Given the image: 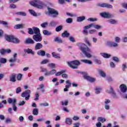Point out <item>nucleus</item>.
<instances>
[{
  "label": "nucleus",
  "mask_w": 127,
  "mask_h": 127,
  "mask_svg": "<svg viewBox=\"0 0 127 127\" xmlns=\"http://www.w3.org/2000/svg\"><path fill=\"white\" fill-rule=\"evenodd\" d=\"M65 83L66 85L65 86V88L64 89V92H68L69 90V88L71 87V85H72V83H71V81L69 80H67L65 81Z\"/></svg>",
  "instance_id": "obj_8"
},
{
  "label": "nucleus",
  "mask_w": 127,
  "mask_h": 127,
  "mask_svg": "<svg viewBox=\"0 0 127 127\" xmlns=\"http://www.w3.org/2000/svg\"><path fill=\"white\" fill-rule=\"evenodd\" d=\"M57 24H58V22L57 21L53 20L50 22L49 26H52V27H54V26H56Z\"/></svg>",
  "instance_id": "obj_24"
},
{
  "label": "nucleus",
  "mask_w": 127,
  "mask_h": 127,
  "mask_svg": "<svg viewBox=\"0 0 127 127\" xmlns=\"http://www.w3.org/2000/svg\"><path fill=\"white\" fill-rule=\"evenodd\" d=\"M41 70L42 72H44L45 76H50L51 75H54V74H56V70L55 69H53L48 71L47 70V68L41 67Z\"/></svg>",
  "instance_id": "obj_4"
},
{
  "label": "nucleus",
  "mask_w": 127,
  "mask_h": 127,
  "mask_svg": "<svg viewBox=\"0 0 127 127\" xmlns=\"http://www.w3.org/2000/svg\"><path fill=\"white\" fill-rule=\"evenodd\" d=\"M28 29V33H29V34H31V35H33V34H34L33 29L32 28H29Z\"/></svg>",
  "instance_id": "obj_44"
},
{
  "label": "nucleus",
  "mask_w": 127,
  "mask_h": 127,
  "mask_svg": "<svg viewBox=\"0 0 127 127\" xmlns=\"http://www.w3.org/2000/svg\"><path fill=\"white\" fill-rule=\"evenodd\" d=\"M107 45L111 46V47H118V44L113 42H108Z\"/></svg>",
  "instance_id": "obj_20"
},
{
  "label": "nucleus",
  "mask_w": 127,
  "mask_h": 127,
  "mask_svg": "<svg viewBox=\"0 0 127 127\" xmlns=\"http://www.w3.org/2000/svg\"><path fill=\"white\" fill-rule=\"evenodd\" d=\"M69 40H70V41H71V42H75L76 41L75 40V38H74V37L70 36L69 37Z\"/></svg>",
  "instance_id": "obj_58"
},
{
  "label": "nucleus",
  "mask_w": 127,
  "mask_h": 127,
  "mask_svg": "<svg viewBox=\"0 0 127 127\" xmlns=\"http://www.w3.org/2000/svg\"><path fill=\"white\" fill-rule=\"evenodd\" d=\"M107 92L109 93V94H112V96L114 99H116L117 98V95L116 94V93H115V91H114V89H113V87H110V90H107Z\"/></svg>",
  "instance_id": "obj_11"
},
{
  "label": "nucleus",
  "mask_w": 127,
  "mask_h": 127,
  "mask_svg": "<svg viewBox=\"0 0 127 127\" xmlns=\"http://www.w3.org/2000/svg\"><path fill=\"white\" fill-rule=\"evenodd\" d=\"M96 32H97V30L96 29H92V30H90L88 32L89 34H94V33H95Z\"/></svg>",
  "instance_id": "obj_53"
},
{
  "label": "nucleus",
  "mask_w": 127,
  "mask_h": 127,
  "mask_svg": "<svg viewBox=\"0 0 127 127\" xmlns=\"http://www.w3.org/2000/svg\"><path fill=\"white\" fill-rule=\"evenodd\" d=\"M52 55L54 58H60V55H59V54H56L55 52H53L52 53Z\"/></svg>",
  "instance_id": "obj_38"
},
{
  "label": "nucleus",
  "mask_w": 127,
  "mask_h": 127,
  "mask_svg": "<svg viewBox=\"0 0 127 127\" xmlns=\"http://www.w3.org/2000/svg\"><path fill=\"white\" fill-rule=\"evenodd\" d=\"M32 29L34 31V34H40V30H39V28L35 27H33L32 28Z\"/></svg>",
  "instance_id": "obj_19"
},
{
  "label": "nucleus",
  "mask_w": 127,
  "mask_h": 127,
  "mask_svg": "<svg viewBox=\"0 0 127 127\" xmlns=\"http://www.w3.org/2000/svg\"><path fill=\"white\" fill-rule=\"evenodd\" d=\"M48 11L50 14H53L54 17L58 15V12L56 11L55 9L52 8H48Z\"/></svg>",
  "instance_id": "obj_9"
},
{
  "label": "nucleus",
  "mask_w": 127,
  "mask_h": 127,
  "mask_svg": "<svg viewBox=\"0 0 127 127\" xmlns=\"http://www.w3.org/2000/svg\"><path fill=\"white\" fill-rule=\"evenodd\" d=\"M62 105L63 106H64H64H67L68 105V101H65L64 102H62Z\"/></svg>",
  "instance_id": "obj_64"
},
{
  "label": "nucleus",
  "mask_w": 127,
  "mask_h": 127,
  "mask_svg": "<svg viewBox=\"0 0 127 127\" xmlns=\"http://www.w3.org/2000/svg\"><path fill=\"white\" fill-rule=\"evenodd\" d=\"M15 77H16V74L15 73H12L10 77V81L11 82H15Z\"/></svg>",
  "instance_id": "obj_25"
},
{
  "label": "nucleus",
  "mask_w": 127,
  "mask_h": 127,
  "mask_svg": "<svg viewBox=\"0 0 127 127\" xmlns=\"http://www.w3.org/2000/svg\"><path fill=\"white\" fill-rule=\"evenodd\" d=\"M7 101L9 104H12V105L16 103V100L15 99L9 98Z\"/></svg>",
  "instance_id": "obj_21"
},
{
  "label": "nucleus",
  "mask_w": 127,
  "mask_h": 127,
  "mask_svg": "<svg viewBox=\"0 0 127 127\" xmlns=\"http://www.w3.org/2000/svg\"><path fill=\"white\" fill-rule=\"evenodd\" d=\"M30 4L33 5V6H35L37 7V8H39L40 9H42L44 8V7H46V4L43 2L42 1H40V0H33V1L30 2Z\"/></svg>",
  "instance_id": "obj_2"
},
{
  "label": "nucleus",
  "mask_w": 127,
  "mask_h": 127,
  "mask_svg": "<svg viewBox=\"0 0 127 127\" xmlns=\"http://www.w3.org/2000/svg\"><path fill=\"white\" fill-rule=\"evenodd\" d=\"M33 114H34V116H37V115H38V109L34 108L33 110Z\"/></svg>",
  "instance_id": "obj_40"
},
{
  "label": "nucleus",
  "mask_w": 127,
  "mask_h": 127,
  "mask_svg": "<svg viewBox=\"0 0 127 127\" xmlns=\"http://www.w3.org/2000/svg\"><path fill=\"white\" fill-rule=\"evenodd\" d=\"M66 22L67 23H72L73 22V19L72 18H68L66 19Z\"/></svg>",
  "instance_id": "obj_46"
},
{
  "label": "nucleus",
  "mask_w": 127,
  "mask_h": 127,
  "mask_svg": "<svg viewBox=\"0 0 127 127\" xmlns=\"http://www.w3.org/2000/svg\"><path fill=\"white\" fill-rule=\"evenodd\" d=\"M82 33L84 35H88V30H87V29L84 28Z\"/></svg>",
  "instance_id": "obj_56"
},
{
  "label": "nucleus",
  "mask_w": 127,
  "mask_h": 127,
  "mask_svg": "<svg viewBox=\"0 0 127 127\" xmlns=\"http://www.w3.org/2000/svg\"><path fill=\"white\" fill-rule=\"evenodd\" d=\"M73 121L72 120V119L67 118L65 119V123L66 125H68V126H71L72 125Z\"/></svg>",
  "instance_id": "obj_17"
},
{
  "label": "nucleus",
  "mask_w": 127,
  "mask_h": 127,
  "mask_svg": "<svg viewBox=\"0 0 127 127\" xmlns=\"http://www.w3.org/2000/svg\"><path fill=\"white\" fill-rule=\"evenodd\" d=\"M55 41H56V42H57L58 43H62V42H63L62 39H61V38L59 37H56L55 39Z\"/></svg>",
  "instance_id": "obj_36"
},
{
  "label": "nucleus",
  "mask_w": 127,
  "mask_h": 127,
  "mask_svg": "<svg viewBox=\"0 0 127 127\" xmlns=\"http://www.w3.org/2000/svg\"><path fill=\"white\" fill-rule=\"evenodd\" d=\"M101 56H103L104 58H110L111 57V55L108 54L106 53H101L100 54Z\"/></svg>",
  "instance_id": "obj_28"
},
{
  "label": "nucleus",
  "mask_w": 127,
  "mask_h": 127,
  "mask_svg": "<svg viewBox=\"0 0 127 127\" xmlns=\"http://www.w3.org/2000/svg\"><path fill=\"white\" fill-rule=\"evenodd\" d=\"M40 106L41 107H48V106H49V104L47 103V102L40 103Z\"/></svg>",
  "instance_id": "obj_49"
},
{
  "label": "nucleus",
  "mask_w": 127,
  "mask_h": 127,
  "mask_svg": "<svg viewBox=\"0 0 127 127\" xmlns=\"http://www.w3.org/2000/svg\"><path fill=\"white\" fill-rule=\"evenodd\" d=\"M16 14L18 15H22V16H26V13L24 12H17L16 13Z\"/></svg>",
  "instance_id": "obj_39"
},
{
  "label": "nucleus",
  "mask_w": 127,
  "mask_h": 127,
  "mask_svg": "<svg viewBox=\"0 0 127 127\" xmlns=\"http://www.w3.org/2000/svg\"><path fill=\"white\" fill-rule=\"evenodd\" d=\"M107 22L111 23V24H117V23H118V21L115 19H109L107 20Z\"/></svg>",
  "instance_id": "obj_29"
},
{
  "label": "nucleus",
  "mask_w": 127,
  "mask_h": 127,
  "mask_svg": "<svg viewBox=\"0 0 127 127\" xmlns=\"http://www.w3.org/2000/svg\"><path fill=\"white\" fill-rule=\"evenodd\" d=\"M13 110L14 112H16L17 111V107L15 105V104H13Z\"/></svg>",
  "instance_id": "obj_60"
},
{
  "label": "nucleus",
  "mask_w": 127,
  "mask_h": 127,
  "mask_svg": "<svg viewBox=\"0 0 127 127\" xmlns=\"http://www.w3.org/2000/svg\"><path fill=\"white\" fill-rule=\"evenodd\" d=\"M11 50L9 49H1L0 50V53L2 55H3V54H5V53H10Z\"/></svg>",
  "instance_id": "obj_18"
},
{
  "label": "nucleus",
  "mask_w": 127,
  "mask_h": 127,
  "mask_svg": "<svg viewBox=\"0 0 127 127\" xmlns=\"http://www.w3.org/2000/svg\"><path fill=\"white\" fill-rule=\"evenodd\" d=\"M0 63H2V64L6 63V59L3 58L0 59Z\"/></svg>",
  "instance_id": "obj_45"
},
{
  "label": "nucleus",
  "mask_w": 127,
  "mask_h": 127,
  "mask_svg": "<svg viewBox=\"0 0 127 127\" xmlns=\"http://www.w3.org/2000/svg\"><path fill=\"white\" fill-rule=\"evenodd\" d=\"M62 36L64 38L65 37H69V36H70V33H68L67 31H65L63 33H62Z\"/></svg>",
  "instance_id": "obj_27"
},
{
  "label": "nucleus",
  "mask_w": 127,
  "mask_h": 127,
  "mask_svg": "<svg viewBox=\"0 0 127 127\" xmlns=\"http://www.w3.org/2000/svg\"><path fill=\"white\" fill-rule=\"evenodd\" d=\"M43 34H44V35H47V36L51 35V34H52V33L51 32H49L47 30H43Z\"/></svg>",
  "instance_id": "obj_31"
},
{
  "label": "nucleus",
  "mask_w": 127,
  "mask_h": 127,
  "mask_svg": "<svg viewBox=\"0 0 127 127\" xmlns=\"http://www.w3.org/2000/svg\"><path fill=\"white\" fill-rule=\"evenodd\" d=\"M21 78H22V74L20 73L18 74L17 76V80H18L19 81H20L21 80Z\"/></svg>",
  "instance_id": "obj_57"
},
{
  "label": "nucleus",
  "mask_w": 127,
  "mask_h": 127,
  "mask_svg": "<svg viewBox=\"0 0 127 127\" xmlns=\"http://www.w3.org/2000/svg\"><path fill=\"white\" fill-rule=\"evenodd\" d=\"M29 12H30V14L33 15L34 16H36V15H37L36 12H35V11L33 9H29Z\"/></svg>",
  "instance_id": "obj_37"
},
{
  "label": "nucleus",
  "mask_w": 127,
  "mask_h": 127,
  "mask_svg": "<svg viewBox=\"0 0 127 127\" xmlns=\"http://www.w3.org/2000/svg\"><path fill=\"white\" fill-rule=\"evenodd\" d=\"M49 62V60H44L41 63V64H46V63H48Z\"/></svg>",
  "instance_id": "obj_61"
},
{
  "label": "nucleus",
  "mask_w": 127,
  "mask_h": 127,
  "mask_svg": "<svg viewBox=\"0 0 127 127\" xmlns=\"http://www.w3.org/2000/svg\"><path fill=\"white\" fill-rule=\"evenodd\" d=\"M17 56V54L15 53L13 55V59H11L9 60V62H15V61H16V57Z\"/></svg>",
  "instance_id": "obj_32"
},
{
  "label": "nucleus",
  "mask_w": 127,
  "mask_h": 127,
  "mask_svg": "<svg viewBox=\"0 0 127 127\" xmlns=\"http://www.w3.org/2000/svg\"><path fill=\"white\" fill-rule=\"evenodd\" d=\"M68 65L72 69H77L78 65H80V62L78 61H73L72 62H67Z\"/></svg>",
  "instance_id": "obj_5"
},
{
  "label": "nucleus",
  "mask_w": 127,
  "mask_h": 127,
  "mask_svg": "<svg viewBox=\"0 0 127 127\" xmlns=\"http://www.w3.org/2000/svg\"><path fill=\"white\" fill-rule=\"evenodd\" d=\"M63 73H65V70H62L61 71H59L55 74V76H60Z\"/></svg>",
  "instance_id": "obj_48"
},
{
  "label": "nucleus",
  "mask_w": 127,
  "mask_h": 127,
  "mask_svg": "<svg viewBox=\"0 0 127 127\" xmlns=\"http://www.w3.org/2000/svg\"><path fill=\"white\" fill-rule=\"evenodd\" d=\"M25 43L27 44H34V41L32 39L28 38L26 40Z\"/></svg>",
  "instance_id": "obj_23"
},
{
  "label": "nucleus",
  "mask_w": 127,
  "mask_h": 127,
  "mask_svg": "<svg viewBox=\"0 0 127 127\" xmlns=\"http://www.w3.org/2000/svg\"><path fill=\"white\" fill-rule=\"evenodd\" d=\"M0 24H2L3 25H5V27H7V22L4 21L0 20Z\"/></svg>",
  "instance_id": "obj_47"
},
{
  "label": "nucleus",
  "mask_w": 127,
  "mask_h": 127,
  "mask_svg": "<svg viewBox=\"0 0 127 127\" xmlns=\"http://www.w3.org/2000/svg\"><path fill=\"white\" fill-rule=\"evenodd\" d=\"M91 27H93V23L84 26L83 28H85V29H89V28H91Z\"/></svg>",
  "instance_id": "obj_51"
},
{
  "label": "nucleus",
  "mask_w": 127,
  "mask_h": 127,
  "mask_svg": "<svg viewBox=\"0 0 127 127\" xmlns=\"http://www.w3.org/2000/svg\"><path fill=\"white\" fill-rule=\"evenodd\" d=\"M38 100H39V94L37 92L35 94V98L34 99V101H38Z\"/></svg>",
  "instance_id": "obj_54"
},
{
  "label": "nucleus",
  "mask_w": 127,
  "mask_h": 127,
  "mask_svg": "<svg viewBox=\"0 0 127 127\" xmlns=\"http://www.w3.org/2000/svg\"><path fill=\"white\" fill-rule=\"evenodd\" d=\"M24 25L22 24H17L15 25L14 28L15 29H20V28H23Z\"/></svg>",
  "instance_id": "obj_30"
},
{
  "label": "nucleus",
  "mask_w": 127,
  "mask_h": 127,
  "mask_svg": "<svg viewBox=\"0 0 127 127\" xmlns=\"http://www.w3.org/2000/svg\"><path fill=\"white\" fill-rule=\"evenodd\" d=\"M37 55H39V56H45V51L40 50L37 52Z\"/></svg>",
  "instance_id": "obj_26"
},
{
  "label": "nucleus",
  "mask_w": 127,
  "mask_h": 127,
  "mask_svg": "<svg viewBox=\"0 0 127 127\" xmlns=\"http://www.w3.org/2000/svg\"><path fill=\"white\" fill-rule=\"evenodd\" d=\"M95 93L96 94H100V93L101 92V91H102V88L101 87H96L95 88Z\"/></svg>",
  "instance_id": "obj_41"
},
{
  "label": "nucleus",
  "mask_w": 127,
  "mask_h": 127,
  "mask_svg": "<svg viewBox=\"0 0 127 127\" xmlns=\"http://www.w3.org/2000/svg\"><path fill=\"white\" fill-rule=\"evenodd\" d=\"M100 15L102 17H104V18H110L112 16V14L106 12L100 13Z\"/></svg>",
  "instance_id": "obj_12"
},
{
  "label": "nucleus",
  "mask_w": 127,
  "mask_h": 127,
  "mask_svg": "<svg viewBox=\"0 0 127 127\" xmlns=\"http://www.w3.org/2000/svg\"><path fill=\"white\" fill-rule=\"evenodd\" d=\"M83 78H84L86 80H87V81H89V82H95V78L93 77H91L87 74H84L83 75Z\"/></svg>",
  "instance_id": "obj_13"
},
{
  "label": "nucleus",
  "mask_w": 127,
  "mask_h": 127,
  "mask_svg": "<svg viewBox=\"0 0 127 127\" xmlns=\"http://www.w3.org/2000/svg\"><path fill=\"white\" fill-rule=\"evenodd\" d=\"M99 74L101 76H102V77H105L106 76V73H105V72H104L102 70H100L99 71Z\"/></svg>",
  "instance_id": "obj_50"
},
{
  "label": "nucleus",
  "mask_w": 127,
  "mask_h": 127,
  "mask_svg": "<svg viewBox=\"0 0 127 127\" xmlns=\"http://www.w3.org/2000/svg\"><path fill=\"white\" fill-rule=\"evenodd\" d=\"M79 46H80V49L83 52V54L87 57V58H91V55L90 52H91V50L88 48L87 45L84 43H80Z\"/></svg>",
  "instance_id": "obj_1"
},
{
  "label": "nucleus",
  "mask_w": 127,
  "mask_h": 127,
  "mask_svg": "<svg viewBox=\"0 0 127 127\" xmlns=\"http://www.w3.org/2000/svg\"><path fill=\"white\" fill-rule=\"evenodd\" d=\"M81 62H83L86 64H89V65H91L92 64V62H91V61H89L88 60H81Z\"/></svg>",
  "instance_id": "obj_35"
},
{
  "label": "nucleus",
  "mask_w": 127,
  "mask_h": 127,
  "mask_svg": "<svg viewBox=\"0 0 127 127\" xmlns=\"http://www.w3.org/2000/svg\"><path fill=\"white\" fill-rule=\"evenodd\" d=\"M120 88L122 93H126L127 92V86L126 85L122 84L120 85Z\"/></svg>",
  "instance_id": "obj_14"
},
{
  "label": "nucleus",
  "mask_w": 127,
  "mask_h": 127,
  "mask_svg": "<svg viewBox=\"0 0 127 127\" xmlns=\"http://www.w3.org/2000/svg\"><path fill=\"white\" fill-rule=\"evenodd\" d=\"M115 41H116V42H117V43H119V42H120V41H121V39L120 38V37H117L115 38Z\"/></svg>",
  "instance_id": "obj_63"
},
{
  "label": "nucleus",
  "mask_w": 127,
  "mask_h": 127,
  "mask_svg": "<svg viewBox=\"0 0 127 127\" xmlns=\"http://www.w3.org/2000/svg\"><path fill=\"white\" fill-rule=\"evenodd\" d=\"M86 17L85 16H80L77 17V21L78 22H82L83 20H85Z\"/></svg>",
  "instance_id": "obj_22"
},
{
  "label": "nucleus",
  "mask_w": 127,
  "mask_h": 127,
  "mask_svg": "<svg viewBox=\"0 0 127 127\" xmlns=\"http://www.w3.org/2000/svg\"><path fill=\"white\" fill-rule=\"evenodd\" d=\"M47 25H48V22H45L41 24V26L43 28H45Z\"/></svg>",
  "instance_id": "obj_43"
},
{
  "label": "nucleus",
  "mask_w": 127,
  "mask_h": 127,
  "mask_svg": "<svg viewBox=\"0 0 127 127\" xmlns=\"http://www.w3.org/2000/svg\"><path fill=\"white\" fill-rule=\"evenodd\" d=\"M43 47V45L40 43H37L35 46V50H39Z\"/></svg>",
  "instance_id": "obj_16"
},
{
  "label": "nucleus",
  "mask_w": 127,
  "mask_h": 127,
  "mask_svg": "<svg viewBox=\"0 0 127 127\" xmlns=\"http://www.w3.org/2000/svg\"><path fill=\"white\" fill-rule=\"evenodd\" d=\"M33 39L36 42H40L42 41V37L41 36V34H37L36 35H34L33 36Z\"/></svg>",
  "instance_id": "obj_7"
},
{
  "label": "nucleus",
  "mask_w": 127,
  "mask_h": 127,
  "mask_svg": "<svg viewBox=\"0 0 127 127\" xmlns=\"http://www.w3.org/2000/svg\"><path fill=\"white\" fill-rule=\"evenodd\" d=\"M63 28V26L61 25L60 26H58L56 28V31H57V32H59V31H61L62 30Z\"/></svg>",
  "instance_id": "obj_34"
},
{
  "label": "nucleus",
  "mask_w": 127,
  "mask_h": 127,
  "mask_svg": "<svg viewBox=\"0 0 127 127\" xmlns=\"http://www.w3.org/2000/svg\"><path fill=\"white\" fill-rule=\"evenodd\" d=\"M5 39L9 42H13V43H19L20 41L18 39L14 37L12 35H5Z\"/></svg>",
  "instance_id": "obj_3"
},
{
  "label": "nucleus",
  "mask_w": 127,
  "mask_h": 127,
  "mask_svg": "<svg viewBox=\"0 0 127 127\" xmlns=\"http://www.w3.org/2000/svg\"><path fill=\"white\" fill-rule=\"evenodd\" d=\"M92 27H94L95 29H100L102 28V26L99 25H97L95 23H92Z\"/></svg>",
  "instance_id": "obj_33"
},
{
  "label": "nucleus",
  "mask_w": 127,
  "mask_h": 127,
  "mask_svg": "<svg viewBox=\"0 0 127 127\" xmlns=\"http://www.w3.org/2000/svg\"><path fill=\"white\" fill-rule=\"evenodd\" d=\"M21 92V87H19L16 89V93L19 94Z\"/></svg>",
  "instance_id": "obj_52"
},
{
  "label": "nucleus",
  "mask_w": 127,
  "mask_h": 127,
  "mask_svg": "<svg viewBox=\"0 0 127 127\" xmlns=\"http://www.w3.org/2000/svg\"><path fill=\"white\" fill-rule=\"evenodd\" d=\"M98 122H101V123H104V122H106V119L103 117H98Z\"/></svg>",
  "instance_id": "obj_42"
},
{
  "label": "nucleus",
  "mask_w": 127,
  "mask_h": 127,
  "mask_svg": "<svg viewBox=\"0 0 127 127\" xmlns=\"http://www.w3.org/2000/svg\"><path fill=\"white\" fill-rule=\"evenodd\" d=\"M25 104V101H22L19 102V103H18V105L19 106H24Z\"/></svg>",
  "instance_id": "obj_62"
},
{
  "label": "nucleus",
  "mask_w": 127,
  "mask_h": 127,
  "mask_svg": "<svg viewBox=\"0 0 127 127\" xmlns=\"http://www.w3.org/2000/svg\"><path fill=\"white\" fill-rule=\"evenodd\" d=\"M97 5L98 6H100L101 7H107V8H113V5L107 3H99Z\"/></svg>",
  "instance_id": "obj_10"
},
{
  "label": "nucleus",
  "mask_w": 127,
  "mask_h": 127,
  "mask_svg": "<svg viewBox=\"0 0 127 127\" xmlns=\"http://www.w3.org/2000/svg\"><path fill=\"white\" fill-rule=\"evenodd\" d=\"M88 21H92V22H94V21H97V19L96 18H88L87 19Z\"/></svg>",
  "instance_id": "obj_59"
},
{
  "label": "nucleus",
  "mask_w": 127,
  "mask_h": 127,
  "mask_svg": "<svg viewBox=\"0 0 127 127\" xmlns=\"http://www.w3.org/2000/svg\"><path fill=\"white\" fill-rule=\"evenodd\" d=\"M48 66H49V67H50V68H55V64L54 63H51V64H49Z\"/></svg>",
  "instance_id": "obj_55"
},
{
  "label": "nucleus",
  "mask_w": 127,
  "mask_h": 127,
  "mask_svg": "<svg viewBox=\"0 0 127 127\" xmlns=\"http://www.w3.org/2000/svg\"><path fill=\"white\" fill-rule=\"evenodd\" d=\"M24 52H25V53H28V54H31L32 55L35 54L34 51H33L32 50L30 49H24Z\"/></svg>",
  "instance_id": "obj_15"
},
{
  "label": "nucleus",
  "mask_w": 127,
  "mask_h": 127,
  "mask_svg": "<svg viewBox=\"0 0 127 127\" xmlns=\"http://www.w3.org/2000/svg\"><path fill=\"white\" fill-rule=\"evenodd\" d=\"M31 92L30 90H26L22 93L21 96L22 98H25L26 101H28L29 98H30Z\"/></svg>",
  "instance_id": "obj_6"
}]
</instances>
